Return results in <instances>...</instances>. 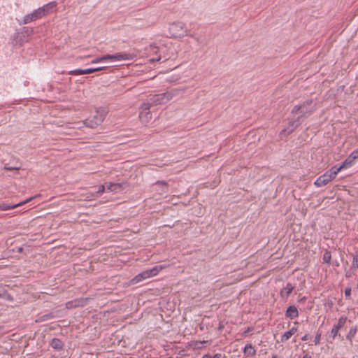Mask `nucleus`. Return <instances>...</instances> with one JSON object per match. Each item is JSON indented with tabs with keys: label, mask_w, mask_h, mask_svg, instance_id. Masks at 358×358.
Here are the masks:
<instances>
[{
	"label": "nucleus",
	"mask_w": 358,
	"mask_h": 358,
	"mask_svg": "<svg viewBox=\"0 0 358 358\" xmlns=\"http://www.w3.org/2000/svg\"><path fill=\"white\" fill-rule=\"evenodd\" d=\"M315 110L316 107L315 105H313V100L308 99L300 104L294 106L292 109L291 114L296 115L299 113L297 117L303 122V120L311 115Z\"/></svg>",
	"instance_id": "1"
},
{
	"label": "nucleus",
	"mask_w": 358,
	"mask_h": 358,
	"mask_svg": "<svg viewBox=\"0 0 358 358\" xmlns=\"http://www.w3.org/2000/svg\"><path fill=\"white\" fill-rule=\"evenodd\" d=\"M180 92V90L173 89L162 94L150 95L147 99V102L151 106L165 104L172 99L173 96L178 95Z\"/></svg>",
	"instance_id": "2"
},
{
	"label": "nucleus",
	"mask_w": 358,
	"mask_h": 358,
	"mask_svg": "<svg viewBox=\"0 0 358 358\" xmlns=\"http://www.w3.org/2000/svg\"><path fill=\"white\" fill-rule=\"evenodd\" d=\"M107 110L103 108H99L95 111V114L84 120L83 124L90 128H96L104 120Z\"/></svg>",
	"instance_id": "3"
},
{
	"label": "nucleus",
	"mask_w": 358,
	"mask_h": 358,
	"mask_svg": "<svg viewBox=\"0 0 358 358\" xmlns=\"http://www.w3.org/2000/svg\"><path fill=\"white\" fill-rule=\"evenodd\" d=\"M169 30L174 38H181L189 35L185 24L182 22H173L169 25Z\"/></svg>",
	"instance_id": "4"
},
{
	"label": "nucleus",
	"mask_w": 358,
	"mask_h": 358,
	"mask_svg": "<svg viewBox=\"0 0 358 358\" xmlns=\"http://www.w3.org/2000/svg\"><path fill=\"white\" fill-rule=\"evenodd\" d=\"M303 121L298 118L297 117L295 119L291 120L288 122L287 126L282 129L280 133V138L286 137L291 134L296 128H298Z\"/></svg>",
	"instance_id": "5"
},
{
	"label": "nucleus",
	"mask_w": 358,
	"mask_h": 358,
	"mask_svg": "<svg viewBox=\"0 0 358 358\" xmlns=\"http://www.w3.org/2000/svg\"><path fill=\"white\" fill-rule=\"evenodd\" d=\"M152 106L146 101L141 104L139 112V119L141 122L146 124L152 119L150 108Z\"/></svg>",
	"instance_id": "6"
},
{
	"label": "nucleus",
	"mask_w": 358,
	"mask_h": 358,
	"mask_svg": "<svg viewBox=\"0 0 358 358\" xmlns=\"http://www.w3.org/2000/svg\"><path fill=\"white\" fill-rule=\"evenodd\" d=\"M136 57V55L127 52H117L114 55H106L107 61L132 60Z\"/></svg>",
	"instance_id": "7"
},
{
	"label": "nucleus",
	"mask_w": 358,
	"mask_h": 358,
	"mask_svg": "<svg viewBox=\"0 0 358 358\" xmlns=\"http://www.w3.org/2000/svg\"><path fill=\"white\" fill-rule=\"evenodd\" d=\"M43 17L41 10L39 8L34 10L31 13L27 14L24 16L22 24H29L33 21L41 19Z\"/></svg>",
	"instance_id": "8"
},
{
	"label": "nucleus",
	"mask_w": 358,
	"mask_h": 358,
	"mask_svg": "<svg viewBox=\"0 0 358 358\" xmlns=\"http://www.w3.org/2000/svg\"><path fill=\"white\" fill-rule=\"evenodd\" d=\"M39 195H36L34 196H31L28 199H27L26 200L22 201V202H20L18 203H16V204H9L8 203H6V202H1L0 203V210H10V209H13V208H15L16 207H18V206H21L29 201H31V200H33L34 198L38 196Z\"/></svg>",
	"instance_id": "9"
},
{
	"label": "nucleus",
	"mask_w": 358,
	"mask_h": 358,
	"mask_svg": "<svg viewBox=\"0 0 358 358\" xmlns=\"http://www.w3.org/2000/svg\"><path fill=\"white\" fill-rule=\"evenodd\" d=\"M346 321L347 317L342 316L338 319V323L334 325L333 328L331 329L330 335L333 339H334L338 335L339 330L344 327Z\"/></svg>",
	"instance_id": "10"
},
{
	"label": "nucleus",
	"mask_w": 358,
	"mask_h": 358,
	"mask_svg": "<svg viewBox=\"0 0 358 358\" xmlns=\"http://www.w3.org/2000/svg\"><path fill=\"white\" fill-rule=\"evenodd\" d=\"M56 6H57V2L51 1L38 8L40 10H41L42 15L44 17L46 15H48V13H50L52 10H54L56 8Z\"/></svg>",
	"instance_id": "11"
},
{
	"label": "nucleus",
	"mask_w": 358,
	"mask_h": 358,
	"mask_svg": "<svg viewBox=\"0 0 358 358\" xmlns=\"http://www.w3.org/2000/svg\"><path fill=\"white\" fill-rule=\"evenodd\" d=\"M123 185L121 183L106 182V190L116 193L120 192L124 189Z\"/></svg>",
	"instance_id": "12"
},
{
	"label": "nucleus",
	"mask_w": 358,
	"mask_h": 358,
	"mask_svg": "<svg viewBox=\"0 0 358 358\" xmlns=\"http://www.w3.org/2000/svg\"><path fill=\"white\" fill-rule=\"evenodd\" d=\"M86 304H87L86 299H76L73 301L67 302L66 308H76V307H79V306H84Z\"/></svg>",
	"instance_id": "13"
},
{
	"label": "nucleus",
	"mask_w": 358,
	"mask_h": 358,
	"mask_svg": "<svg viewBox=\"0 0 358 358\" xmlns=\"http://www.w3.org/2000/svg\"><path fill=\"white\" fill-rule=\"evenodd\" d=\"M285 316L290 319H294L299 317V311L295 306H289L285 312Z\"/></svg>",
	"instance_id": "14"
},
{
	"label": "nucleus",
	"mask_w": 358,
	"mask_h": 358,
	"mask_svg": "<svg viewBox=\"0 0 358 358\" xmlns=\"http://www.w3.org/2000/svg\"><path fill=\"white\" fill-rule=\"evenodd\" d=\"M0 298L8 301H13V297L8 292L6 287L0 284Z\"/></svg>",
	"instance_id": "15"
},
{
	"label": "nucleus",
	"mask_w": 358,
	"mask_h": 358,
	"mask_svg": "<svg viewBox=\"0 0 358 358\" xmlns=\"http://www.w3.org/2000/svg\"><path fill=\"white\" fill-rule=\"evenodd\" d=\"M330 180H329V178L327 177V174H322L314 182L315 185L317 187H320L322 186L326 185L327 183H329Z\"/></svg>",
	"instance_id": "16"
},
{
	"label": "nucleus",
	"mask_w": 358,
	"mask_h": 358,
	"mask_svg": "<svg viewBox=\"0 0 358 358\" xmlns=\"http://www.w3.org/2000/svg\"><path fill=\"white\" fill-rule=\"evenodd\" d=\"M294 289V286H293L291 283H287L285 287H283L280 291V296L282 297L287 298L290 294L292 292Z\"/></svg>",
	"instance_id": "17"
},
{
	"label": "nucleus",
	"mask_w": 358,
	"mask_h": 358,
	"mask_svg": "<svg viewBox=\"0 0 358 358\" xmlns=\"http://www.w3.org/2000/svg\"><path fill=\"white\" fill-rule=\"evenodd\" d=\"M50 345L55 350H61L64 348V343L60 339L54 338L51 340Z\"/></svg>",
	"instance_id": "18"
},
{
	"label": "nucleus",
	"mask_w": 358,
	"mask_h": 358,
	"mask_svg": "<svg viewBox=\"0 0 358 358\" xmlns=\"http://www.w3.org/2000/svg\"><path fill=\"white\" fill-rule=\"evenodd\" d=\"M164 268H165V266L157 265L150 269H147L146 271H148V275L150 278V277L157 275V273Z\"/></svg>",
	"instance_id": "19"
},
{
	"label": "nucleus",
	"mask_w": 358,
	"mask_h": 358,
	"mask_svg": "<svg viewBox=\"0 0 358 358\" xmlns=\"http://www.w3.org/2000/svg\"><path fill=\"white\" fill-rule=\"evenodd\" d=\"M94 73V70H92V68H89L86 69H75L73 71H71L69 72V74L71 75H83V74H89Z\"/></svg>",
	"instance_id": "20"
},
{
	"label": "nucleus",
	"mask_w": 358,
	"mask_h": 358,
	"mask_svg": "<svg viewBox=\"0 0 358 358\" xmlns=\"http://www.w3.org/2000/svg\"><path fill=\"white\" fill-rule=\"evenodd\" d=\"M357 331V328L356 326L351 327L349 330L348 334L346 336V338L352 343L353 338L355 337Z\"/></svg>",
	"instance_id": "21"
},
{
	"label": "nucleus",
	"mask_w": 358,
	"mask_h": 358,
	"mask_svg": "<svg viewBox=\"0 0 358 358\" xmlns=\"http://www.w3.org/2000/svg\"><path fill=\"white\" fill-rule=\"evenodd\" d=\"M245 353H248V355L253 356L256 354V350L254 349L251 344H247L243 349Z\"/></svg>",
	"instance_id": "22"
},
{
	"label": "nucleus",
	"mask_w": 358,
	"mask_h": 358,
	"mask_svg": "<svg viewBox=\"0 0 358 358\" xmlns=\"http://www.w3.org/2000/svg\"><path fill=\"white\" fill-rule=\"evenodd\" d=\"M354 159L349 155L343 163L341 164V168L345 169L352 166L354 162Z\"/></svg>",
	"instance_id": "23"
},
{
	"label": "nucleus",
	"mask_w": 358,
	"mask_h": 358,
	"mask_svg": "<svg viewBox=\"0 0 358 358\" xmlns=\"http://www.w3.org/2000/svg\"><path fill=\"white\" fill-rule=\"evenodd\" d=\"M322 259H323V262L327 263V264H330L331 259V252L329 250H326L323 255Z\"/></svg>",
	"instance_id": "24"
},
{
	"label": "nucleus",
	"mask_w": 358,
	"mask_h": 358,
	"mask_svg": "<svg viewBox=\"0 0 358 358\" xmlns=\"http://www.w3.org/2000/svg\"><path fill=\"white\" fill-rule=\"evenodd\" d=\"M352 262L351 266V269L356 270L358 268V253L352 255Z\"/></svg>",
	"instance_id": "25"
},
{
	"label": "nucleus",
	"mask_w": 358,
	"mask_h": 358,
	"mask_svg": "<svg viewBox=\"0 0 358 358\" xmlns=\"http://www.w3.org/2000/svg\"><path fill=\"white\" fill-rule=\"evenodd\" d=\"M145 276L143 275V272H141V273L138 274L137 275H136L132 280H131V282L133 284H136V283H138L143 280H145Z\"/></svg>",
	"instance_id": "26"
},
{
	"label": "nucleus",
	"mask_w": 358,
	"mask_h": 358,
	"mask_svg": "<svg viewBox=\"0 0 358 358\" xmlns=\"http://www.w3.org/2000/svg\"><path fill=\"white\" fill-rule=\"evenodd\" d=\"M145 276L143 275V272H141V273L138 274L137 275H136L132 280H131V282L133 284H136V283H138L143 280H145Z\"/></svg>",
	"instance_id": "27"
},
{
	"label": "nucleus",
	"mask_w": 358,
	"mask_h": 358,
	"mask_svg": "<svg viewBox=\"0 0 358 358\" xmlns=\"http://www.w3.org/2000/svg\"><path fill=\"white\" fill-rule=\"evenodd\" d=\"M155 185L162 187L164 192H168V185L165 181H157Z\"/></svg>",
	"instance_id": "28"
},
{
	"label": "nucleus",
	"mask_w": 358,
	"mask_h": 358,
	"mask_svg": "<svg viewBox=\"0 0 358 358\" xmlns=\"http://www.w3.org/2000/svg\"><path fill=\"white\" fill-rule=\"evenodd\" d=\"M21 169V164L18 166H9L8 164H5L3 166V170L6 171H18Z\"/></svg>",
	"instance_id": "29"
},
{
	"label": "nucleus",
	"mask_w": 358,
	"mask_h": 358,
	"mask_svg": "<svg viewBox=\"0 0 358 358\" xmlns=\"http://www.w3.org/2000/svg\"><path fill=\"white\" fill-rule=\"evenodd\" d=\"M34 30L31 27H23V31L22 32V34L24 36H30L33 34Z\"/></svg>",
	"instance_id": "30"
},
{
	"label": "nucleus",
	"mask_w": 358,
	"mask_h": 358,
	"mask_svg": "<svg viewBox=\"0 0 358 358\" xmlns=\"http://www.w3.org/2000/svg\"><path fill=\"white\" fill-rule=\"evenodd\" d=\"M105 189H106V182L99 187L98 190L96 192V196H99L103 194L105 192Z\"/></svg>",
	"instance_id": "31"
},
{
	"label": "nucleus",
	"mask_w": 358,
	"mask_h": 358,
	"mask_svg": "<svg viewBox=\"0 0 358 358\" xmlns=\"http://www.w3.org/2000/svg\"><path fill=\"white\" fill-rule=\"evenodd\" d=\"M105 61H107L106 55H105L103 56H101V57H99L95 58L94 59L92 60L91 63L92 64H96V63L103 62H105Z\"/></svg>",
	"instance_id": "32"
},
{
	"label": "nucleus",
	"mask_w": 358,
	"mask_h": 358,
	"mask_svg": "<svg viewBox=\"0 0 358 358\" xmlns=\"http://www.w3.org/2000/svg\"><path fill=\"white\" fill-rule=\"evenodd\" d=\"M292 336L291 334L289 333V331L285 332L282 336H281V342H286L287 341H288L290 337Z\"/></svg>",
	"instance_id": "33"
},
{
	"label": "nucleus",
	"mask_w": 358,
	"mask_h": 358,
	"mask_svg": "<svg viewBox=\"0 0 358 358\" xmlns=\"http://www.w3.org/2000/svg\"><path fill=\"white\" fill-rule=\"evenodd\" d=\"M53 314L52 313H48V314H45V315H42L39 320L40 321H45V320H50V319H52L53 318Z\"/></svg>",
	"instance_id": "34"
},
{
	"label": "nucleus",
	"mask_w": 358,
	"mask_h": 358,
	"mask_svg": "<svg viewBox=\"0 0 358 358\" xmlns=\"http://www.w3.org/2000/svg\"><path fill=\"white\" fill-rule=\"evenodd\" d=\"M325 174H327V177L329 178V180H330V181H331L333 179H334L336 176V174L330 170L325 172Z\"/></svg>",
	"instance_id": "35"
},
{
	"label": "nucleus",
	"mask_w": 358,
	"mask_h": 358,
	"mask_svg": "<svg viewBox=\"0 0 358 358\" xmlns=\"http://www.w3.org/2000/svg\"><path fill=\"white\" fill-rule=\"evenodd\" d=\"M320 339H321V333L320 332H317V334L315 336L314 344L315 345H319L320 343Z\"/></svg>",
	"instance_id": "36"
},
{
	"label": "nucleus",
	"mask_w": 358,
	"mask_h": 358,
	"mask_svg": "<svg viewBox=\"0 0 358 358\" xmlns=\"http://www.w3.org/2000/svg\"><path fill=\"white\" fill-rule=\"evenodd\" d=\"M342 169H343V168H341V166L340 165L339 166H334L331 167L329 170L337 175L338 173L340 171H341Z\"/></svg>",
	"instance_id": "37"
},
{
	"label": "nucleus",
	"mask_w": 358,
	"mask_h": 358,
	"mask_svg": "<svg viewBox=\"0 0 358 358\" xmlns=\"http://www.w3.org/2000/svg\"><path fill=\"white\" fill-rule=\"evenodd\" d=\"M150 52H151L154 54H157L159 52V49L158 47L151 45L150 46Z\"/></svg>",
	"instance_id": "38"
},
{
	"label": "nucleus",
	"mask_w": 358,
	"mask_h": 358,
	"mask_svg": "<svg viewBox=\"0 0 358 358\" xmlns=\"http://www.w3.org/2000/svg\"><path fill=\"white\" fill-rule=\"evenodd\" d=\"M351 292H352V289H351L350 287H348L345 289V296L346 299L350 298Z\"/></svg>",
	"instance_id": "39"
},
{
	"label": "nucleus",
	"mask_w": 358,
	"mask_h": 358,
	"mask_svg": "<svg viewBox=\"0 0 358 358\" xmlns=\"http://www.w3.org/2000/svg\"><path fill=\"white\" fill-rule=\"evenodd\" d=\"M350 156L355 160L356 159H358V148L352 151V152L350 155Z\"/></svg>",
	"instance_id": "40"
},
{
	"label": "nucleus",
	"mask_w": 358,
	"mask_h": 358,
	"mask_svg": "<svg viewBox=\"0 0 358 358\" xmlns=\"http://www.w3.org/2000/svg\"><path fill=\"white\" fill-rule=\"evenodd\" d=\"M106 68H107L106 66H100V67H96V68H92V70H94V72L105 70Z\"/></svg>",
	"instance_id": "41"
},
{
	"label": "nucleus",
	"mask_w": 358,
	"mask_h": 358,
	"mask_svg": "<svg viewBox=\"0 0 358 358\" xmlns=\"http://www.w3.org/2000/svg\"><path fill=\"white\" fill-rule=\"evenodd\" d=\"M161 59H162V57H161V55H159V56H157V57H153V58L150 59V61H151L152 62H159V61H160V60H161Z\"/></svg>",
	"instance_id": "42"
},
{
	"label": "nucleus",
	"mask_w": 358,
	"mask_h": 358,
	"mask_svg": "<svg viewBox=\"0 0 358 358\" xmlns=\"http://www.w3.org/2000/svg\"><path fill=\"white\" fill-rule=\"evenodd\" d=\"M296 331H297V328L294 327H292L289 330V333L291 334L292 336L294 335L296 332Z\"/></svg>",
	"instance_id": "43"
},
{
	"label": "nucleus",
	"mask_w": 358,
	"mask_h": 358,
	"mask_svg": "<svg viewBox=\"0 0 358 358\" xmlns=\"http://www.w3.org/2000/svg\"><path fill=\"white\" fill-rule=\"evenodd\" d=\"M296 331H297V328L294 327H292L289 330V333L291 334L292 336L294 335L296 332Z\"/></svg>",
	"instance_id": "44"
},
{
	"label": "nucleus",
	"mask_w": 358,
	"mask_h": 358,
	"mask_svg": "<svg viewBox=\"0 0 358 358\" xmlns=\"http://www.w3.org/2000/svg\"><path fill=\"white\" fill-rule=\"evenodd\" d=\"M143 275L145 276V279H147V278H150V276L148 275V271H146V270H145V271H143Z\"/></svg>",
	"instance_id": "45"
},
{
	"label": "nucleus",
	"mask_w": 358,
	"mask_h": 358,
	"mask_svg": "<svg viewBox=\"0 0 358 358\" xmlns=\"http://www.w3.org/2000/svg\"><path fill=\"white\" fill-rule=\"evenodd\" d=\"M143 275L145 276V279H147V278H150V276L148 275V271H146V270H145V271H143Z\"/></svg>",
	"instance_id": "46"
},
{
	"label": "nucleus",
	"mask_w": 358,
	"mask_h": 358,
	"mask_svg": "<svg viewBox=\"0 0 358 358\" xmlns=\"http://www.w3.org/2000/svg\"><path fill=\"white\" fill-rule=\"evenodd\" d=\"M352 274L351 273H350L349 271H347V272L345 273V277H346V278H351V277H352Z\"/></svg>",
	"instance_id": "47"
},
{
	"label": "nucleus",
	"mask_w": 358,
	"mask_h": 358,
	"mask_svg": "<svg viewBox=\"0 0 358 358\" xmlns=\"http://www.w3.org/2000/svg\"><path fill=\"white\" fill-rule=\"evenodd\" d=\"M221 355L219 354V353H217L215 355H213V357H212V358H221Z\"/></svg>",
	"instance_id": "48"
},
{
	"label": "nucleus",
	"mask_w": 358,
	"mask_h": 358,
	"mask_svg": "<svg viewBox=\"0 0 358 358\" xmlns=\"http://www.w3.org/2000/svg\"><path fill=\"white\" fill-rule=\"evenodd\" d=\"M308 339V335L306 334L304 335L302 338H301V340L302 341H307Z\"/></svg>",
	"instance_id": "49"
},
{
	"label": "nucleus",
	"mask_w": 358,
	"mask_h": 358,
	"mask_svg": "<svg viewBox=\"0 0 358 358\" xmlns=\"http://www.w3.org/2000/svg\"><path fill=\"white\" fill-rule=\"evenodd\" d=\"M202 358H212V356L210 354H206Z\"/></svg>",
	"instance_id": "50"
},
{
	"label": "nucleus",
	"mask_w": 358,
	"mask_h": 358,
	"mask_svg": "<svg viewBox=\"0 0 358 358\" xmlns=\"http://www.w3.org/2000/svg\"><path fill=\"white\" fill-rule=\"evenodd\" d=\"M303 358H312V357L308 354L305 355Z\"/></svg>",
	"instance_id": "51"
},
{
	"label": "nucleus",
	"mask_w": 358,
	"mask_h": 358,
	"mask_svg": "<svg viewBox=\"0 0 358 358\" xmlns=\"http://www.w3.org/2000/svg\"><path fill=\"white\" fill-rule=\"evenodd\" d=\"M334 265H335L336 266H339V263L338 262H335L334 263Z\"/></svg>",
	"instance_id": "52"
},
{
	"label": "nucleus",
	"mask_w": 358,
	"mask_h": 358,
	"mask_svg": "<svg viewBox=\"0 0 358 358\" xmlns=\"http://www.w3.org/2000/svg\"><path fill=\"white\" fill-rule=\"evenodd\" d=\"M306 300V297H303L301 298L299 301L301 302V301H304Z\"/></svg>",
	"instance_id": "53"
},
{
	"label": "nucleus",
	"mask_w": 358,
	"mask_h": 358,
	"mask_svg": "<svg viewBox=\"0 0 358 358\" xmlns=\"http://www.w3.org/2000/svg\"><path fill=\"white\" fill-rule=\"evenodd\" d=\"M271 358H278L277 355H273Z\"/></svg>",
	"instance_id": "54"
},
{
	"label": "nucleus",
	"mask_w": 358,
	"mask_h": 358,
	"mask_svg": "<svg viewBox=\"0 0 358 358\" xmlns=\"http://www.w3.org/2000/svg\"><path fill=\"white\" fill-rule=\"evenodd\" d=\"M195 39L196 40V41L199 42V38H195Z\"/></svg>",
	"instance_id": "55"
},
{
	"label": "nucleus",
	"mask_w": 358,
	"mask_h": 358,
	"mask_svg": "<svg viewBox=\"0 0 358 358\" xmlns=\"http://www.w3.org/2000/svg\"><path fill=\"white\" fill-rule=\"evenodd\" d=\"M343 358H345V357H343Z\"/></svg>",
	"instance_id": "56"
}]
</instances>
